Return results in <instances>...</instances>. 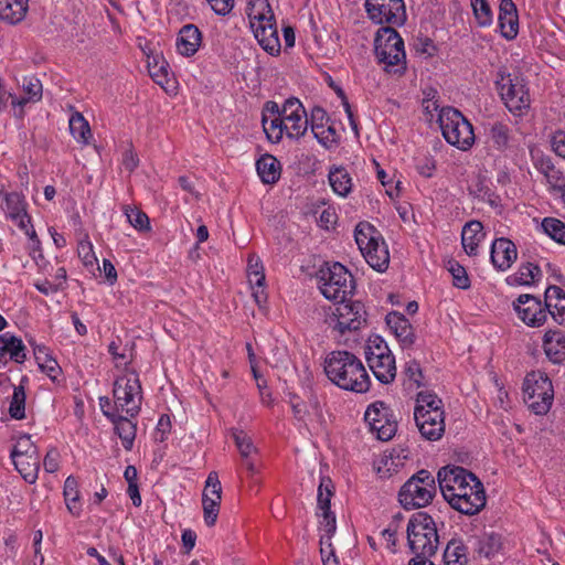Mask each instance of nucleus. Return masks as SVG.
<instances>
[{
    "label": "nucleus",
    "instance_id": "obj_1",
    "mask_svg": "<svg viewBox=\"0 0 565 565\" xmlns=\"http://www.w3.org/2000/svg\"><path fill=\"white\" fill-rule=\"evenodd\" d=\"M437 480L444 499L458 512L475 515L484 508L487 500L482 482L463 467H443Z\"/></svg>",
    "mask_w": 565,
    "mask_h": 565
},
{
    "label": "nucleus",
    "instance_id": "obj_2",
    "mask_svg": "<svg viewBox=\"0 0 565 565\" xmlns=\"http://www.w3.org/2000/svg\"><path fill=\"white\" fill-rule=\"evenodd\" d=\"M327 377L339 388L359 394L366 393L371 379L362 361L352 352L335 350L330 352L323 363Z\"/></svg>",
    "mask_w": 565,
    "mask_h": 565
},
{
    "label": "nucleus",
    "instance_id": "obj_3",
    "mask_svg": "<svg viewBox=\"0 0 565 565\" xmlns=\"http://www.w3.org/2000/svg\"><path fill=\"white\" fill-rule=\"evenodd\" d=\"M248 19L250 29L259 45L270 55L280 53V41L274 12L267 0L248 2Z\"/></svg>",
    "mask_w": 565,
    "mask_h": 565
},
{
    "label": "nucleus",
    "instance_id": "obj_4",
    "mask_svg": "<svg viewBox=\"0 0 565 565\" xmlns=\"http://www.w3.org/2000/svg\"><path fill=\"white\" fill-rule=\"evenodd\" d=\"M374 52L380 64L387 73L403 75L406 72L404 41L392 26H382L374 39Z\"/></svg>",
    "mask_w": 565,
    "mask_h": 565
},
{
    "label": "nucleus",
    "instance_id": "obj_5",
    "mask_svg": "<svg viewBox=\"0 0 565 565\" xmlns=\"http://www.w3.org/2000/svg\"><path fill=\"white\" fill-rule=\"evenodd\" d=\"M354 238L366 263L376 271L384 273L390 265V252L382 234L369 222H360Z\"/></svg>",
    "mask_w": 565,
    "mask_h": 565
},
{
    "label": "nucleus",
    "instance_id": "obj_6",
    "mask_svg": "<svg viewBox=\"0 0 565 565\" xmlns=\"http://www.w3.org/2000/svg\"><path fill=\"white\" fill-rule=\"evenodd\" d=\"M317 279L321 294L329 300H345L355 288L352 274L338 262L324 263L317 273Z\"/></svg>",
    "mask_w": 565,
    "mask_h": 565
},
{
    "label": "nucleus",
    "instance_id": "obj_7",
    "mask_svg": "<svg viewBox=\"0 0 565 565\" xmlns=\"http://www.w3.org/2000/svg\"><path fill=\"white\" fill-rule=\"evenodd\" d=\"M407 541L414 554L435 555L439 536L433 518L423 511L414 513L407 524Z\"/></svg>",
    "mask_w": 565,
    "mask_h": 565
},
{
    "label": "nucleus",
    "instance_id": "obj_8",
    "mask_svg": "<svg viewBox=\"0 0 565 565\" xmlns=\"http://www.w3.org/2000/svg\"><path fill=\"white\" fill-rule=\"evenodd\" d=\"M438 122L445 140L462 150H469L475 143L471 122L456 108L444 107L438 115Z\"/></svg>",
    "mask_w": 565,
    "mask_h": 565
},
{
    "label": "nucleus",
    "instance_id": "obj_9",
    "mask_svg": "<svg viewBox=\"0 0 565 565\" xmlns=\"http://www.w3.org/2000/svg\"><path fill=\"white\" fill-rule=\"evenodd\" d=\"M436 494V481L430 471L414 473L399 489L398 501L406 510L427 507Z\"/></svg>",
    "mask_w": 565,
    "mask_h": 565
},
{
    "label": "nucleus",
    "instance_id": "obj_10",
    "mask_svg": "<svg viewBox=\"0 0 565 565\" xmlns=\"http://www.w3.org/2000/svg\"><path fill=\"white\" fill-rule=\"evenodd\" d=\"M523 398L527 407L536 415H545L554 401L551 379L542 371H532L523 381Z\"/></svg>",
    "mask_w": 565,
    "mask_h": 565
},
{
    "label": "nucleus",
    "instance_id": "obj_11",
    "mask_svg": "<svg viewBox=\"0 0 565 565\" xmlns=\"http://www.w3.org/2000/svg\"><path fill=\"white\" fill-rule=\"evenodd\" d=\"M495 86L503 104L514 116H522L530 108V94L522 77L499 70Z\"/></svg>",
    "mask_w": 565,
    "mask_h": 565
},
{
    "label": "nucleus",
    "instance_id": "obj_12",
    "mask_svg": "<svg viewBox=\"0 0 565 565\" xmlns=\"http://www.w3.org/2000/svg\"><path fill=\"white\" fill-rule=\"evenodd\" d=\"M327 324L339 335L359 330L366 323V310L360 301L340 300L334 310L328 315Z\"/></svg>",
    "mask_w": 565,
    "mask_h": 565
},
{
    "label": "nucleus",
    "instance_id": "obj_13",
    "mask_svg": "<svg viewBox=\"0 0 565 565\" xmlns=\"http://www.w3.org/2000/svg\"><path fill=\"white\" fill-rule=\"evenodd\" d=\"M113 396L116 409L125 412L129 417H136L141 408V384L138 374L132 371L114 382Z\"/></svg>",
    "mask_w": 565,
    "mask_h": 565
},
{
    "label": "nucleus",
    "instance_id": "obj_14",
    "mask_svg": "<svg viewBox=\"0 0 565 565\" xmlns=\"http://www.w3.org/2000/svg\"><path fill=\"white\" fill-rule=\"evenodd\" d=\"M364 6L374 23L401 26L406 22L407 14L403 0H365Z\"/></svg>",
    "mask_w": 565,
    "mask_h": 565
},
{
    "label": "nucleus",
    "instance_id": "obj_15",
    "mask_svg": "<svg viewBox=\"0 0 565 565\" xmlns=\"http://www.w3.org/2000/svg\"><path fill=\"white\" fill-rule=\"evenodd\" d=\"M518 317L529 327L537 328L547 320V311L540 298L523 294L513 302Z\"/></svg>",
    "mask_w": 565,
    "mask_h": 565
},
{
    "label": "nucleus",
    "instance_id": "obj_16",
    "mask_svg": "<svg viewBox=\"0 0 565 565\" xmlns=\"http://www.w3.org/2000/svg\"><path fill=\"white\" fill-rule=\"evenodd\" d=\"M222 500V486L216 471H211L205 480V487L202 493L203 518L205 524L214 526Z\"/></svg>",
    "mask_w": 565,
    "mask_h": 565
},
{
    "label": "nucleus",
    "instance_id": "obj_17",
    "mask_svg": "<svg viewBox=\"0 0 565 565\" xmlns=\"http://www.w3.org/2000/svg\"><path fill=\"white\" fill-rule=\"evenodd\" d=\"M282 118L287 122V137L299 139L307 132V111L296 97L287 98L281 106Z\"/></svg>",
    "mask_w": 565,
    "mask_h": 565
},
{
    "label": "nucleus",
    "instance_id": "obj_18",
    "mask_svg": "<svg viewBox=\"0 0 565 565\" xmlns=\"http://www.w3.org/2000/svg\"><path fill=\"white\" fill-rule=\"evenodd\" d=\"M10 457L15 470L21 475L25 482L33 484L38 480L40 461L36 456L34 445H29L24 450H19L17 446L10 452Z\"/></svg>",
    "mask_w": 565,
    "mask_h": 565
},
{
    "label": "nucleus",
    "instance_id": "obj_19",
    "mask_svg": "<svg viewBox=\"0 0 565 565\" xmlns=\"http://www.w3.org/2000/svg\"><path fill=\"white\" fill-rule=\"evenodd\" d=\"M518 258L515 244L507 238H495L490 248V260L494 268L500 271L508 270Z\"/></svg>",
    "mask_w": 565,
    "mask_h": 565
},
{
    "label": "nucleus",
    "instance_id": "obj_20",
    "mask_svg": "<svg viewBox=\"0 0 565 565\" xmlns=\"http://www.w3.org/2000/svg\"><path fill=\"white\" fill-rule=\"evenodd\" d=\"M533 166L542 173L552 191L559 192L565 188V175L557 169L550 156L544 154L541 151L531 152Z\"/></svg>",
    "mask_w": 565,
    "mask_h": 565
},
{
    "label": "nucleus",
    "instance_id": "obj_21",
    "mask_svg": "<svg viewBox=\"0 0 565 565\" xmlns=\"http://www.w3.org/2000/svg\"><path fill=\"white\" fill-rule=\"evenodd\" d=\"M385 322L391 332L399 342L402 349H409L416 341L413 326L409 320L398 311H391L385 317Z\"/></svg>",
    "mask_w": 565,
    "mask_h": 565
},
{
    "label": "nucleus",
    "instance_id": "obj_22",
    "mask_svg": "<svg viewBox=\"0 0 565 565\" xmlns=\"http://www.w3.org/2000/svg\"><path fill=\"white\" fill-rule=\"evenodd\" d=\"M414 419L420 435L430 441L439 440L445 433V413H414Z\"/></svg>",
    "mask_w": 565,
    "mask_h": 565
},
{
    "label": "nucleus",
    "instance_id": "obj_23",
    "mask_svg": "<svg viewBox=\"0 0 565 565\" xmlns=\"http://www.w3.org/2000/svg\"><path fill=\"white\" fill-rule=\"evenodd\" d=\"M498 21L503 38L507 40L516 38L519 32V17L516 6L512 0H501Z\"/></svg>",
    "mask_w": 565,
    "mask_h": 565
},
{
    "label": "nucleus",
    "instance_id": "obj_24",
    "mask_svg": "<svg viewBox=\"0 0 565 565\" xmlns=\"http://www.w3.org/2000/svg\"><path fill=\"white\" fill-rule=\"evenodd\" d=\"M543 350L552 363L565 362V333L558 329H548L543 337Z\"/></svg>",
    "mask_w": 565,
    "mask_h": 565
},
{
    "label": "nucleus",
    "instance_id": "obj_25",
    "mask_svg": "<svg viewBox=\"0 0 565 565\" xmlns=\"http://www.w3.org/2000/svg\"><path fill=\"white\" fill-rule=\"evenodd\" d=\"M202 33L194 24L183 25L177 36V50L186 57L193 56L201 46Z\"/></svg>",
    "mask_w": 565,
    "mask_h": 565
},
{
    "label": "nucleus",
    "instance_id": "obj_26",
    "mask_svg": "<svg viewBox=\"0 0 565 565\" xmlns=\"http://www.w3.org/2000/svg\"><path fill=\"white\" fill-rule=\"evenodd\" d=\"M544 307L547 316L558 324L565 323V291L558 286H548L544 294Z\"/></svg>",
    "mask_w": 565,
    "mask_h": 565
},
{
    "label": "nucleus",
    "instance_id": "obj_27",
    "mask_svg": "<svg viewBox=\"0 0 565 565\" xmlns=\"http://www.w3.org/2000/svg\"><path fill=\"white\" fill-rule=\"evenodd\" d=\"M375 379L382 384H391L396 377L395 356L385 354L380 358H369L366 361Z\"/></svg>",
    "mask_w": 565,
    "mask_h": 565
},
{
    "label": "nucleus",
    "instance_id": "obj_28",
    "mask_svg": "<svg viewBox=\"0 0 565 565\" xmlns=\"http://www.w3.org/2000/svg\"><path fill=\"white\" fill-rule=\"evenodd\" d=\"M33 349L34 358L39 367L44 372L53 382L58 380L62 369L57 361L52 356L51 350L44 344H38L34 341H29Z\"/></svg>",
    "mask_w": 565,
    "mask_h": 565
},
{
    "label": "nucleus",
    "instance_id": "obj_29",
    "mask_svg": "<svg viewBox=\"0 0 565 565\" xmlns=\"http://www.w3.org/2000/svg\"><path fill=\"white\" fill-rule=\"evenodd\" d=\"M0 196H2L1 209L6 213V216L11 218L15 224L20 222L22 217H28L26 202L23 194L18 192H6L3 189L0 190Z\"/></svg>",
    "mask_w": 565,
    "mask_h": 565
},
{
    "label": "nucleus",
    "instance_id": "obj_30",
    "mask_svg": "<svg viewBox=\"0 0 565 565\" xmlns=\"http://www.w3.org/2000/svg\"><path fill=\"white\" fill-rule=\"evenodd\" d=\"M483 225L480 221H469L465 224L461 232V244L468 256H476L478 247L484 234L482 233Z\"/></svg>",
    "mask_w": 565,
    "mask_h": 565
},
{
    "label": "nucleus",
    "instance_id": "obj_31",
    "mask_svg": "<svg viewBox=\"0 0 565 565\" xmlns=\"http://www.w3.org/2000/svg\"><path fill=\"white\" fill-rule=\"evenodd\" d=\"M28 9V0H0V19L17 24L25 18Z\"/></svg>",
    "mask_w": 565,
    "mask_h": 565
},
{
    "label": "nucleus",
    "instance_id": "obj_32",
    "mask_svg": "<svg viewBox=\"0 0 565 565\" xmlns=\"http://www.w3.org/2000/svg\"><path fill=\"white\" fill-rule=\"evenodd\" d=\"M473 547L479 556L491 558L502 548V536L495 532H486L473 540Z\"/></svg>",
    "mask_w": 565,
    "mask_h": 565
},
{
    "label": "nucleus",
    "instance_id": "obj_33",
    "mask_svg": "<svg viewBox=\"0 0 565 565\" xmlns=\"http://www.w3.org/2000/svg\"><path fill=\"white\" fill-rule=\"evenodd\" d=\"M110 423L114 425L115 433L120 438L122 447L126 450H131L137 434V424L120 414Z\"/></svg>",
    "mask_w": 565,
    "mask_h": 565
},
{
    "label": "nucleus",
    "instance_id": "obj_34",
    "mask_svg": "<svg viewBox=\"0 0 565 565\" xmlns=\"http://www.w3.org/2000/svg\"><path fill=\"white\" fill-rule=\"evenodd\" d=\"M6 354L10 355V359L17 363H22L25 360V345L20 338L6 332L0 334V356Z\"/></svg>",
    "mask_w": 565,
    "mask_h": 565
},
{
    "label": "nucleus",
    "instance_id": "obj_35",
    "mask_svg": "<svg viewBox=\"0 0 565 565\" xmlns=\"http://www.w3.org/2000/svg\"><path fill=\"white\" fill-rule=\"evenodd\" d=\"M256 170L260 180L266 184H274L280 178V163L271 154L262 156L256 162Z\"/></svg>",
    "mask_w": 565,
    "mask_h": 565
},
{
    "label": "nucleus",
    "instance_id": "obj_36",
    "mask_svg": "<svg viewBox=\"0 0 565 565\" xmlns=\"http://www.w3.org/2000/svg\"><path fill=\"white\" fill-rule=\"evenodd\" d=\"M63 495L68 512L79 518L82 514V502L78 490V481L74 476H68L64 481Z\"/></svg>",
    "mask_w": 565,
    "mask_h": 565
},
{
    "label": "nucleus",
    "instance_id": "obj_37",
    "mask_svg": "<svg viewBox=\"0 0 565 565\" xmlns=\"http://www.w3.org/2000/svg\"><path fill=\"white\" fill-rule=\"evenodd\" d=\"M469 193L488 203L491 207L498 209L502 205L500 195L488 185L484 175L479 174L477 177L473 184L469 188Z\"/></svg>",
    "mask_w": 565,
    "mask_h": 565
},
{
    "label": "nucleus",
    "instance_id": "obj_38",
    "mask_svg": "<svg viewBox=\"0 0 565 565\" xmlns=\"http://www.w3.org/2000/svg\"><path fill=\"white\" fill-rule=\"evenodd\" d=\"M542 276L541 268L533 263L521 264L518 271L507 277V282L511 286H530Z\"/></svg>",
    "mask_w": 565,
    "mask_h": 565
},
{
    "label": "nucleus",
    "instance_id": "obj_39",
    "mask_svg": "<svg viewBox=\"0 0 565 565\" xmlns=\"http://www.w3.org/2000/svg\"><path fill=\"white\" fill-rule=\"evenodd\" d=\"M329 183L334 193L340 196H348L352 190V179L343 167H333L328 174Z\"/></svg>",
    "mask_w": 565,
    "mask_h": 565
},
{
    "label": "nucleus",
    "instance_id": "obj_40",
    "mask_svg": "<svg viewBox=\"0 0 565 565\" xmlns=\"http://www.w3.org/2000/svg\"><path fill=\"white\" fill-rule=\"evenodd\" d=\"M433 414L434 412L445 413L444 403L433 391H420L416 395V405L414 413Z\"/></svg>",
    "mask_w": 565,
    "mask_h": 565
},
{
    "label": "nucleus",
    "instance_id": "obj_41",
    "mask_svg": "<svg viewBox=\"0 0 565 565\" xmlns=\"http://www.w3.org/2000/svg\"><path fill=\"white\" fill-rule=\"evenodd\" d=\"M445 565H467V546L461 540L452 539L444 552Z\"/></svg>",
    "mask_w": 565,
    "mask_h": 565
},
{
    "label": "nucleus",
    "instance_id": "obj_42",
    "mask_svg": "<svg viewBox=\"0 0 565 565\" xmlns=\"http://www.w3.org/2000/svg\"><path fill=\"white\" fill-rule=\"evenodd\" d=\"M320 511L321 513H318V516L321 518L319 521V531L321 532L319 543L331 547V539L337 531L335 515L331 509Z\"/></svg>",
    "mask_w": 565,
    "mask_h": 565
},
{
    "label": "nucleus",
    "instance_id": "obj_43",
    "mask_svg": "<svg viewBox=\"0 0 565 565\" xmlns=\"http://www.w3.org/2000/svg\"><path fill=\"white\" fill-rule=\"evenodd\" d=\"M68 124L73 138L79 143L87 145L92 137V131L88 121L84 116L81 113L75 111L71 116Z\"/></svg>",
    "mask_w": 565,
    "mask_h": 565
},
{
    "label": "nucleus",
    "instance_id": "obj_44",
    "mask_svg": "<svg viewBox=\"0 0 565 565\" xmlns=\"http://www.w3.org/2000/svg\"><path fill=\"white\" fill-rule=\"evenodd\" d=\"M489 137L498 151H504L510 142V128L503 122H494L489 130Z\"/></svg>",
    "mask_w": 565,
    "mask_h": 565
},
{
    "label": "nucleus",
    "instance_id": "obj_45",
    "mask_svg": "<svg viewBox=\"0 0 565 565\" xmlns=\"http://www.w3.org/2000/svg\"><path fill=\"white\" fill-rule=\"evenodd\" d=\"M124 214L129 224L138 232H149L151 230L150 220L143 211L135 206L125 205Z\"/></svg>",
    "mask_w": 565,
    "mask_h": 565
},
{
    "label": "nucleus",
    "instance_id": "obj_46",
    "mask_svg": "<svg viewBox=\"0 0 565 565\" xmlns=\"http://www.w3.org/2000/svg\"><path fill=\"white\" fill-rule=\"evenodd\" d=\"M543 232L558 244L565 245V223L555 217H545L541 223Z\"/></svg>",
    "mask_w": 565,
    "mask_h": 565
},
{
    "label": "nucleus",
    "instance_id": "obj_47",
    "mask_svg": "<svg viewBox=\"0 0 565 565\" xmlns=\"http://www.w3.org/2000/svg\"><path fill=\"white\" fill-rule=\"evenodd\" d=\"M373 433H376V437L380 440L387 441L392 439L397 431V419L396 416L391 414V416L383 417L376 423V427H370Z\"/></svg>",
    "mask_w": 565,
    "mask_h": 565
},
{
    "label": "nucleus",
    "instance_id": "obj_48",
    "mask_svg": "<svg viewBox=\"0 0 565 565\" xmlns=\"http://www.w3.org/2000/svg\"><path fill=\"white\" fill-rule=\"evenodd\" d=\"M25 391L23 385L13 387V394L11 397L9 414L13 419H23L25 417Z\"/></svg>",
    "mask_w": 565,
    "mask_h": 565
},
{
    "label": "nucleus",
    "instance_id": "obj_49",
    "mask_svg": "<svg viewBox=\"0 0 565 565\" xmlns=\"http://www.w3.org/2000/svg\"><path fill=\"white\" fill-rule=\"evenodd\" d=\"M447 270L452 277V285L459 289L467 290L470 288V279L466 268L455 259H449L446 265Z\"/></svg>",
    "mask_w": 565,
    "mask_h": 565
},
{
    "label": "nucleus",
    "instance_id": "obj_50",
    "mask_svg": "<svg viewBox=\"0 0 565 565\" xmlns=\"http://www.w3.org/2000/svg\"><path fill=\"white\" fill-rule=\"evenodd\" d=\"M148 71L151 78L158 85L166 88V85L170 82L169 64L163 58L159 61L157 57H153L152 62H148Z\"/></svg>",
    "mask_w": 565,
    "mask_h": 565
},
{
    "label": "nucleus",
    "instance_id": "obj_51",
    "mask_svg": "<svg viewBox=\"0 0 565 565\" xmlns=\"http://www.w3.org/2000/svg\"><path fill=\"white\" fill-rule=\"evenodd\" d=\"M231 434L239 451L241 458H247L257 455V449L254 446L250 437L243 429L233 428Z\"/></svg>",
    "mask_w": 565,
    "mask_h": 565
},
{
    "label": "nucleus",
    "instance_id": "obj_52",
    "mask_svg": "<svg viewBox=\"0 0 565 565\" xmlns=\"http://www.w3.org/2000/svg\"><path fill=\"white\" fill-rule=\"evenodd\" d=\"M329 121L328 113L320 106H313L310 113L307 114V128L310 126L313 136L321 131L323 127L330 125Z\"/></svg>",
    "mask_w": 565,
    "mask_h": 565
},
{
    "label": "nucleus",
    "instance_id": "obj_53",
    "mask_svg": "<svg viewBox=\"0 0 565 565\" xmlns=\"http://www.w3.org/2000/svg\"><path fill=\"white\" fill-rule=\"evenodd\" d=\"M391 414H393V411L390 406L382 401H376L367 406L364 413V420L370 427H376V423H379L380 419L391 416Z\"/></svg>",
    "mask_w": 565,
    "mask_h": 565
},
{
    "label": "nucleus",
    "instance_id": "obj_54",
    "mask_svg": "<svg viewBox=\"0 0 565 565\" xmlns=\"http://www.w3.org/2000/svg\"><path fill=\"white\" fill-rule=\"evenodd\" d=\"M365 360L369 358H380L385 354H392L385 340L377 334L371 335L364 349Z\"/></svg>",
    "mask_w": 565,
    "mask_h": 565
},
{
    "label": "nucleus",
    "instance_id": "obj_55",
    "mask_svg": "<svg viewBox=\"0 0 565 565\" xmlns=\"http://www.w3.org/2000/svg\"><path fill=\"white\" fill-rule=\"evenodd\" d=\"M334 494V486L330 478L323 477L320 480L317 494V507L318 510H329L331 498Z\"/></svg>",
    "mask_w": 565,
    "mask_h": 565
},
{
    "label": "nucleus",
    "instance_id": "obj_56",
    "mask_svg": "<svg viewBox=\"0 0 565 565\" xmlns=\"http://www.w3.org/2000/svg\"><path fill=\"white\" fill-rule=\"evenodd\" d=\"M286 125H287V122H285V120L281 116L274 117L270 120V122L268 121L266 124V127H263L267 139L273 143H278L282 139L284 134L287 135Z\"/></svg>",
    "mask_w": 565,
    "mask_h": 565
},
{
    "label": "nucleus",
    "instance_id": "obj_57",
    "mask_svg": "<svg viewBox=\"0 0 565 565\" xmlns=\"http://www.w3.org/2000/svg\"><path fill=\"white\" fill-rule=\"evenodd\" d=\"M475 17L479 26H489L492 23V11L487 0H471Z\"/></svg>",
    "mask_w": 565,
    "mask_h": 565
},
{
    "label": "nucleus",
    "instance_id": "obj_58",
    "mask_svg": "<svg viewBox=\"0 0 565 565\" xmlns=\"http://www.w3.org/2000/svg\"><path fill=\"white\" fill-rule=\"evenodd\" d=\"M313 137L323 148L328 150L337 148L340 140V136L333 125L323 127V129L316 134Z\"/></svg>",
    "mask_w": 565,
    "mask_h": 565
},
{
    "label": "nucleus",
    "instance_id": "obj_59",
    "mask_svg": "<svg viewBox=\"0 0 565 565\" xmlns=\"http://www.w3.org/2000/svg\"><path fill=\"white\" fill-rule=\"evenodd\" d=\"M405 377L415 384L416 387L424 386V374L420 364L416 360H409L405 363L404 371Z\"/></svg>",
    "mask_w": 565,
    "mask_h": 565
},
{
    "label": "nucleus",
    "instance_id": "obj_60",
    "mask_svg": "<svg viewBox=\"0 0 565 565\" xmlns=\"http://www.w3.org/2000/svg\"><path fill=\"white\" fill-rule=\"evenodd\" d=\"M415 169L424 178H431L436 171V160L430 154H425L415 159Z\"/></svg>",
    "mask_w": 565,
    "mask_h": 565
},
{
    "label": "nucleus",
    "instance_id": "obj_61",
    "mask_svg": "<svg viewBox=\"0 0 565 565\" xmlns=\"http://www.w3.org/2000/svg\"><path fill=\"white\" fill-rule=\"evenodd\" d=\"M23 93L32 103L39 102L42 98V84L40 79L35 77L24 78Z\"/></svg>",
    "mask_w": 565,
    "mask_h": 565
},
{
    "label": "nucleus",
    "instance_id": "obj_62",
    "mask_svg": "<svg viewBox=\"0 0 565 565\" xmlns=\"http://www.w3.org/2000/svg\"><path fill=\"white\" fill-rule=\"evenodd\" d=\"M247 275H248V280H249L250 285H255L257 287H264L265 274H264V267L259 263V259H257L255 264H253L252 259H249Z\"/></svg>",
    "mask_w": 565,
    "mask_h": 565
},
{
    "label": "nucleus",
    "instance_id": "obj_63",
    "mask_svg": "<svg viewBox=\"0 0 565 565\" xmlns=\"http://www.w3.org/2000/svg\"><path fill=\"white\" fill-rule=\"evenodd\" d=\"M77 250L85 266H94L97 263L93 244L88 239L79 242Z\"/></svg>",
    "mask_w": 565,
    "mask_h": 565
},
{
    "label": "nucleus",
    "instance_id": "obj_64",
    "mask_svg": "<svg viewBox=\"0 0 565 565\" xmlns=\"http://www.w3.org/2000/svg\"><path fill=\"white\" fill-rule=\"evenodd\" d=\"M551 146L558 157L565 159V131H555L551 138Z\"/></svg>",
    "mask_w": 565,
    "mask_h": 565
}]
</instances>
